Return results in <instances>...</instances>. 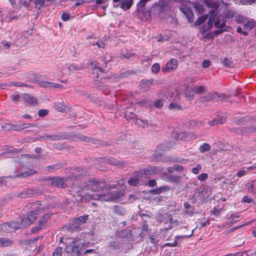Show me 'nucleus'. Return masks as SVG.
I'll use <instances>...</instances> for the list:
<instances>
[{"mask_svg":"<svg viewBox=\"0 0 256 256\" xmlns=\"http://www.w3.org/2000/svg\"><path fill=\"white\" fill-rule=\"evenodd\" d=\"M256 0H240V2L243 5H250L255 3Z\"/></svg>","mask_w":256,"mask_h":256,"instance_id":"3c124183","label":"nucleus"},{"mask_svg":"<svg viewBox=\"0 0 256 256\" xmlns=\"http://www.w3.org/2000/svg\"><path fill=\"white\" fill-rule=\"evenodd\" d=\"M242 202L245 203H252L254 202L253 199L252 198L248 197L246 196H244L242 198Z\"/></svg>","mask_w":256,"mask_h":256,"instance_id":"6e6d98bb","label":"nucleus"},{"mask_svg":"<svg viewBox=\"0 0 256 256\" xmlns=\"http://www.w3.org/2000/svg\"><path fill=\"white\" fill-rule=\"evenodd\" d=\"M142 178V175L138 173V174L131 176L128 180V184L132 186H137Z\"/></svg>","mask_w":256,"mask_h":256,"instance_id":"dca6fc26","label":"nucleus"},{"mask_svg":"<svg viewBox=\"0 0 256 256\" xmlns=\"http://www.w3.org/2000/svg\"><path fill=\"white\" fill-rule=\"evenodd\" d=\"M205 87L204 86H196L194 88V91L196 93L198 94H202L204 92Z\"/></svg>","mask_w":256,"mask_h":256,"instance_id":"de8ad7c7","label":"nucleus"},{"mask_svg":"<svg viewBox=\"0 0 256 256\" xmlns=\"http://www.w3.org/2000/svg\"><path fill=\"white\" fill-rule=\"evenodd\" d=\"M65 132H62L60 134H52L50 135V140H58L65 138Z\"/></svg>","mask_w":256,"mask_h":256,"instance_id":"473e14b6","label":"nucleus"},{"mask_svg":"<svg viewBox=\"0 0 256 256\" xmlns=\"http://www.w3.org/2000/svg\"><path fill=\"white\" fill-rule=\"evenodd\" d=\"M43 226H42L41 224H40V223H38V224L32 228L31 232H32L34 233L36 232H37L38 231L40 230L43 228Z\"/></svg>","mask_w":256,"mask_h":256,"instance_id":"603ef678","label":"nucleus"},{"mask_svg":"<svg viewBox=\"0 0 256 256\" xmlns=\"http://www.w3.org/2000/svg\"><path fill=\"white\" fill-rule=\"evenodd\" d=\"M42 212V210L40 206H38L33 210L28 212L26 214V217L24 220V224L26 226H30L36 220L38 214Z\"/></svg>","mask_w":256,"mask_h":256,"instance_id":"7ed1b4c3","label":"nucleus"},{"mask_svg":"<svg viewBox=\"0 0 256 256\" xmlns=\"http://www.w3.org/2000/svg\"><path fill=\"white\" fill-rule=\"evenodd\" d=\"M90 66L92 70V74H93V78L96 80L98 81L99 80L102 79V78L99 77L98 72H100L101 73L106 72V71L104 69L98 66L96 62H92Z\"/></svg>","mask_w":256,"mask_h":256,"instance_id":"1a4fd4ad","label":"nucleus"},{"mask_svg":"<svg viewBox=\"0 0 256 256\" xmlns=\"http://www.w3.org/2000/svg\"><path fill=\"white\" fill-rule=\"evenodd\" d=\"M62 248L58 246L54 250L52 256H62Z\"/></svg>","mask_w":256,"mask_h":256,"instance_id":"ea45409f","label":"nucleus"},{"mask_svg":"<svg viewBox=\"0 0 256 256\" xmlns=\"http://www.w3.org/2000/svg\"><path fill=\"white\" fill-rule=\"evenodd\" d=\"M216 98H218L221 101H224L226 100V96L224 94H219L218 92V94L216 95Z\"/></svg>","mask_w":256,"mask_h":256,"instance_id":"338daca9","label":"nucleus"},{"mask_svg":"<svg viewBox=\"0 0 256 256\" xmlns=\"http://www.w3.org/2000/svg\"><path fill=\"white\" fill-rule=\"evenodd\" d=\"M13 244V241L9 238L2 237L0 238V246L8 247L11 246Z\"/></svg>","mask_w":256,"mask_h":256,"instance_id":"aec40b11","label":"nucleus"},{"mask_svg":"<svg viewBox=\"0 0 256 256\" xmlns=\"http://www.w3.org/2000/svg\"><path fill=\"white\" fill-rule=\"evenodd\" d=\"M208 178V174L206 173H202L198 176V180L200 181H204Z\"/></svg>","mask_w":256,"mask_h":256,"instance_id":"13d9d810","label":"nucleus"},{"mask_svg":"<svg viewBox=\"0 0 256 256\" xmlns=\"http://www.w3.org/2000/svg\"><path fill=\"white\" fill-rule=\"evenodd\" d=\"M148 185L150 187H154L156 185V182L154 179H150L148 181Z\"/></svg>","mask_w":256,"mask_h":256,"instance_id":"69168bd1","label":"nucleus"},{"mask_svg":"<svg viewBox=\"0 0 256 256\" xmlns=\"http://www.w3.org/2000/svg\"><path fill=\"white\" fill-rule=\"evenodd\" d=\"M26 124L24 122H21V124H12V130L14 131H20L24 128H30V127H33L34 126L33 124H27L26 126Z\"/></svg>","mask_w":256,"mask_h":256,"instance_id":"f3484780","label":"nucleus"},{"mask_svg":"<svg viewBox=\"0 0 256 256\" xmlns=\"http://www.w3.org/2000/svg\"><path fill=\"white\" fill-rule=\"evenodd\" d=\"M114 7H120L126 10H129L133 4V0H112Z\"/></svg>","mask_w":256,"mask_h":256,"instance_id":"0eeeda50","label":"nucleus"},{"mask_svg":"<svg viewBox=\"0 0 256 256\" xmlns=\"http://www.w3.org/2000/svg\"><path fill=\"white\" fill-rule=\"evenodd\" d=\"M39 84L43 88H51L52 86V83L48 81H42Z\"/></svg>","mask_w":256,"mask_h":256,"instance_id":"09e8293b","label":"nucleus"},{"mask_svg":"<svg viewBox=\"0 0 256 256\" xmlns=\"http://www.w3.org/2000/svg\"><path fill=\"white\" fill-rule=\"evenodd\" d=\"M204 2L207 7L215 10L218 8L220 6L218 2L214 0H204Z\"/></svg>","mask_w":256,"mask_h":256,"instance_id":"412c9836","label":"nucleus"},{"mask_svg":"<svg viewBox=\"0 0 256 256\" xmlns=\"http://www.w3.org/2000/svg\"><path fill=\"white\" fill-rule=\"evenodd\" d=\"M184 12L186 14V16L188 20L190 22H194V14L190 10L189 8H187L186 11H184Z\"/></svg>","mask_w":256,"mask_h":256,"instance_id":"2f4dec72","label":"nucleus"},{"mask_svg":"<svg viewBox=\"0 0 256 256\" xmlns=\"http://www.w3.org/2000/svg\"><path fill=\"white\" fill-rule=\"evenodd\" d=\"M62 167V164H56L51 166H46L47 170L50 172H54L56 170L61 168Z\"/></svg>","mask_w":256,"mask_h":256,"instance_id":"bb28decb","label":"nucleus"},{"mask_svg":"<svg viewBox=\"0 0 256 256\" xmlns=\"http://www.w3.org/2000/svg\"><path fill=\"white\" fill-rule=\"evenodd\" d=\"M178 62L176 58L170 60L162 68V71L164 73H168L174 71L178 67Z\"/></svg>","mask_w":256,"mask_h":256,"instance_id":"39448f33","label":"nucleus"},{"mask_svg":"<svg viewBox=\"0 0 256 256\" xmlns=\"http://www.w3.org/2000/svg\"><path fill=\"white\" fill-rule=\"evenodd\" d=\"M254 26V24L253 22H248L245 24L244 26V28L245 30H250Z\"/></svg>","mask_w":256,"mask_h":256,"instance_id":"49530a36","label":"nucleus"},{"mask_svg":"<svg viewBox=\"0 0 256 256\" xmlns=\"http://www.w3.org/2000/svg\"><path fill=\"white\" fill-rule=\"evenodd\" d=\"M246 132H256V126H253L247 128Z\"/></svg>","mask_w":256,"mask_h":256,"instance_id":"774afa93","label":"nucleus"},{"mask_svg":"<svg viewBox=\"0 0 256 256\" xmlns=\"http://www.w3.org/2000/svg\"><path fill=\"white\" fill-rule=\"evenodd\" d=\"M222 64L226 67L230 68L232 67L233 62L231 60L227 58H224L222 60Z\"/></svg>","mask_w":256,"mask_h":256,"instance_id":"4c0bfd02","label":"nucleus"},{"mask_svg":"<svg viewBox=\"0 0 256 256\" xmlns=\"http://www.w3.org/2000/svg\"><path fill=\"white\" fill-rule=\"evenodd\" d=\"M16 223L14 222H6L0 224V230L2 232L9 233L16 230Z\"/></svg>","mask_w":256,"mask_h":256,"instance_id":"9b49d317","label":"nucleus"},{"mask_svg":"<svg viewBox=\"0 0 256 256\" xmlns=\"http://www.w3.org/2000/svg\"><path fill=\"white\" fill-rule=\"evenodd\" d=\"M163 168L158 166H148L138 172L142 176L144 174L152 175L154 174H157L159 172H162Z\"/></svg>","mask_w":256,"mask_h":256,"instance_id":"423d86ee","label":"nucleus"},{"mask_svg":"<svg viewBox=\"0 0 256 256\" xmlns=\"http://www.w3.org/2000/svg\"><path fill=\"white\" fill-rule=\"evenodd\" d=\"M211 62L209 60H204L202 62V66L204 68H208L210 66Z\"/></svg>","mask_w":256,"mask_h":256,"instance_id":"680f3d73","label":"nucleus"},{"mask_svg":"<svg viewBox=\"0 0 256 256\" xmlns=\"http://www.w3.org/2000/svg\"><path fill=\"white\" fill-rule=\"evenodd\" d=\"M36 190L32 189H28L24 191L20 192L17 197L22 198H26L33 196L36 194Z\"/></svg>","mask_w":256,"mask_h":256,"instance_id":"ddd939ff","label":"nucleus"},{"mask_svg":"<svg viewBox=\"0 0 256 256\" xmlns=\"http://www.w3.org/2000/svg\"><path fill=\"white\" fill-rule=\"evenodd\" d=\"M168 109L173 110H182V106L180 104L176 102H171L168 105Z\"/></svg>","mask_w":256,"mask_h":256,"instance_id":"c85d7f7f","label":"nucleus"},{"mask_svg":"<svg viewBox=\"0 0 256 256\" xmlns=\"http://www.w3.org/2000/svg\"><path fill=\"white\" fill-rule=\"evenodd\" d=\"M88 215L85 214L82 216H80V217L76 218H72L71 219V221L76 224V226H78L80 227V226L86 223V222L88 220Z\"/></svg>","mask_w":256,"mask_h":256,"instance_id":"4468645a","label":"nucleus"},{"mask_svg":"<svg viewBox=\"0 0 256 256\" xmlns=\"http://www.w3.org/2000/svg\"><path fill=\"white\" fill-rule=\"evenodd\" d=\"M164 215L158 213L156 215V219L158 222H162L164 221Z\"/></svg>","mask_w":256,"mask_h":256,"instance_id":"4d7b16f0","label":"nucleus"},{"mask_svg":"<svg viewBox=\"0 0 256 256\" xmlns=\"http://www.w3.org/2000/svg\"><path fill=\"white\" fill-rule=\"evenodd\" d=\"M78 138L82 141L90 144H98L100 143V141L96 139L90 137H88L81 134H78Z\"/></svg>","mask_w":256,"mask_h":256,"instance_id":"a211bd4d","label":"nucleus"},{"mask_svg":"<svg viewBox=\"0 0 256 256\" xmlns=\"http://www.w3.org/2000/svg\"><path fill=\"white\" fill-rule=\"evenodd\" d=\"M164 99L156 100L154 103V106L158 109L162 108L164 106Z\"/></svg>","mask_w":256,"mask_h":256,"instance_id":"72a5a7b5","label":"nucleus"},{"mask_svg":"<svg viewBox=\"0 0 256 256\" xmlns=\"http://www.w3.org/2000/svg\"><path fill=\"white\" fill-rule=\"evenodd\" d=\"M85 173L86 170L80 167L72 168L70 170V176L68 178L70 180L78 179L83 176Z\"/></svg>","mask_w":256,"mask_h":256,"instance_id":"6e6552de","label":"nucleus"},{"mask_svg":"<svg viewBox=\"0 0 256 256\" xmlns=\"http://www.w3.org/2000/svg\"><path fill=\"white\" fill-rule=\"evenodd\" d=\"M11 100L13 102H16L20 98V95L18 94H12L10 96Z\"/></svg>","mask_w":256,"mask_h":256,"instance_id":"0e129e2a","label":"nucleus"},{"mask_svg":"<svg viewBox=\"0 0 256 256\" xmlns=\"http://www.w3.org/2000/svg\"><path fill=\"white\" fill-rule=\"evenodd\" d=\"M22 100L30 106H36L37 104L36 100L32 95L24 94L22 95Z\"/></svg>","mask_w":256,"mask_h":256,"instance_id":"f8f14e48","label":"nucleus"},{"mask_svg":"<svg viewBox=\"0 0 256 256\" xmlns=\"http://www.w3.org/2000/svg\"><path fill=\"white\" fill-rule=\"evenodd\" d=\"M178 136L176 137V139L178 140H182L183 138V136H188L192 137V133L188 132H180L179 134H177Z\"/></svg>","mask_w":256,"mask_h":256,"instance_id":"8fccbe9b","label":"nucleus"},{"mask_svg":"<svg viewBox=\"0 0 256 256\" xmlns=\"http://www.w3.org/2000/svg\"><path fill=\"white\" fill-rule=\"evenodd\" d=\"M12 124L10 123H4L2 125V128L4 131L12 130Z\"/></svg>","mask_w":256,"mask_h":256,"instance_id":"c03bdc74","label":"nucleus"},{"mask_svg":"<svg viewBox=\"0 0 256 256\" xmlns=\"http://www.w3.org/2000/svg\"><path fill=\"white\" fill-rule=\"evenodd\" d=\"M170 188L168 186H162L151 190L152 194H158L164 192L168 190Z\"/></svg>","mask_w":256,"mask_h":256,"instance_id":"5701e85b","label":"nucleus"},{"mask_svg":"<svg viewBox=\"0 0 256 256\" xmlns=\"http://www.w3.org/2000/svg\"><path fill=\"white\" fill-rule=\"evenodd\" d=\"M47 184L52 186L64 188L66 187L65 178L58 176L48 177L46 180Z\"/></svg>","mask_w":256,"mask_h":256,"instance_id":"20e7f679","label":"nucleus"},{"mask_svg":"<svg viewBox=\"0 0 256 256\" xmlns=\"http://www.w3.org/2000/svg\"><path fill=\"white\" fill-rule=\"evenodd\" d=\"M60 243H62L65 245L64 251L66 252L74 254L76 256L80 254V249L78 246V238H60Z\"/></svg>","mask_w":256,"mask_h":256,"instance_id":"f03ea898","label":"nucleus"},{"mask_svg":"<svg viewBox=\"0 0 256 256\" xmlns=\"http://www.w3.org/2000/svg\"><path fill=\"white\" fill-rule=\"evenodd\" d=\"M173 169H174V170L178 172H182L184 170V167L182 166L174 164L173 166Z\"/></svg>","mask_w":256,"mask_h":256,"instance_id":"bf43d9fd","label":"nucleus"},{"mask_svg":"<svg viewBox=\"0 0 256 256\" xmlns=\"http://www.w3.org/2000/svg\"><path fill=\"white\" fill-rule=\"evenodd\" d=\"M217 92H212L208 94L204 97V98L206 102H210V100L216 98Z\"/></svg>","mask_w":256,"mask_h":256,"instance_id":"7c9ffc66","label":"nucleus"},{"mask_svg":"<svg viewBox=\"0 0 256 256\" xmlns=\"http://www.w3.org/2000/svg\"><path fill=\"white\" fill-rule=\"evenodd\" d=\"M234 15V12L228 8H225L222 14V16L224 18H233Z\"/></svg>","mask_w":256,"mask_h":256,"instance_id":"393cba45","label":"nucleus"},{"mask_svg":"<svg viewBox=\"0 0 256 256\" xmlns=\"http://www.w3.org/2000/svg\"><path fill=\"white\" fill-rule=\"evenodd\" d=\"M48 114V110H40L38 112V115L40 117H44Z\"/></svg>","mask_w":256,"mask_h":256,"instance_id":"864d4df0","label":"nucleus"},{"mask_svg":"<svg viewBox=\"0 0 256 256\" xmlns=\"http://www.w3.org/2000/svg\"><path fill=\"white\" fill-rule=\"evenodd\" d=\"M52 216V214L50 212L44 214L40 218L38 222L40 223V224H41L42 226H44V224L48 221V220Z\"/></svg>","mask_w":256,"mask_h":256,"instance_id":"a878e982","label":"nucleus"},{"mask_svg":"<svg viewBox=\"0 0 256 256\" xmlns=\"http://www.w3.org/2000/svg\"><path fill=\"white\" fill-rule=\"evenodd\" d=\"M106 186V184L104 180H99L95 179H90L88 180L84 187L85 189L90 190L92 192H98V193L94 194H86L84 195L85 198L88 200H98L102 194L100 192Z\"/></svg>","mask_w":256,"mask_h":256,"instance_id":"f257e3e1","label":"nucleus"},{"mask_svg":"<svg viewBox=\"0 0 256 256\" xmlns=\"http://www.w3.org/2000/svg\"><path fill=\"white\" fill-rule=\"evenodd\" d=\"M184 208L186 210V214L189 215H192L194 214V209L192 208L191 204L188 202H186L184 204Z\"/></svg>","mask_w":256,"mask_h":256,"instance_id":"c756f323","label":"nucleus"},{"mask_svg":"<svg viewBox=\"0 0 256 256\" xmlns=\"http://www.w3.org/2000/svg\"><path fill=\"white\" fill-rule=\"evenodd\" d=\"M152 9L156 10L158 12L161 13L169 10L170 7L167 2L162 0L156 2L154 6L152 8Z\"/></svg>","mask_w":256,"mask_h":256,"instance_id":"9d476101","label":"nucleus"},{"mask_svg":"<svg viewBox=\"0 0 256 256\" xmlns=\"http://www.w3.org/2000/svg\"><path fill=\"white\" fill-rule=\"evenodd\" d=\"M54 106L58 111L62 112H66L68 110V108L64 104L62 100L54 102Z\"/></svg>","mask_w":256,"mask_h":256,"instance_id":"2eb2a0df","label":"nucleus"},{"mask_svg":"<svg viewBox=\"0 0 256 256\" xmlns=\"http://www.w3.org/2000/svg\"><path fill=\"white\" fill-rule=\"evenodd\" d=\"M217 14L214 10H212L209 12V18L208 20V29H210L212 26L213 24L215 22L216 17Z\"/></svg>","mask_w":256,"mask_h":256,"instance_id":"6ab92c4d","label":"nucleus"},{"mask_svg":"<svg viewBox=\"0 0 256 256\" xmlns=\"http://www.w3.org/2000/svg\"><path fill=\"white\" fill-rule=\"evenodd\" d=\"M224 211L222 208H216V207L211 211V212L216 216L219 217L222 214V212Z\"/></svg>","mask_w":256,"mask_h":256,"instance_id":"58836bf2","label":"nucleus"},{"mask_svg":"<svg viewBox=\"0 0 256 256\" xmlns=\"http://www.w3.org/2000/svg\"><path fill=\"white\" fill-rule=\"evenodd\" d=\"M80 227L78 226L74 225L73 224H70L66 226V230L70 232L78 231Z\"/></svg>","mask_w":256,"mask_h":256,"instance_id":"e433bc0d","label":"nucleus"},{"mask_svg":"<svg viewBox=\"0 0 256 256\" xmlns=\"http://www.w3.org/2000/svg\"><path fill=\"white\" fill-rule=\"evenodd\" d=\"M214 26L216 28H223L226 26V20H216L214 22Z\"/></svg>","mask_w":256,"mask_h":256,"instance_id":"f704fd0d","label":"nucleus"},{"mask_svg":"<svg viewBox=\"0 0 256 256\" xmlns=\"http://www.w3.org/2000/svg\"><path fill=\"white\" fill-rule=\"evenodd\" d=\"M235 20L238 23H242L244 20V17L238 14L235 16Z\"/></svg>","mask_w":256,"mask_h":256,"instance_id":"052dcab7","label":"nucleus"},{"mask_svg":"<svg viewBox=\"0 0 256 256\" xmlns=\"http://www.w3.org/2000/svg\"><path fill=\"white\" fill-rule=\"evenodd\" d=\"M211 148L210 146L208 143H204L202 145L200 146L199 148L200 151L204 153L206 152L209 151Z\"/></svg>","mask_w":256,"mask_h":256,"instance_id":"c9c22d12","label":"nucleus"},{"mask_svg":"<svg viewBox=\"0 0 256 256\" xmlns=\"http://www.w3.org/2000/svg\"><path fill=\"white\" fill-rule=\"evenodd\" d=\"M246 188H247L248 192L253 195L256 194V188L254 186V181L248 182L246 185Z\"/></svg>","mask_w":256,"mask_h":256,"instance_id":"b1692460","label":"nucleus"},{"mask_svg":"<svg viewBox=\"0 0 256 256\" xmlns=\"http://www.w3.org/2000/svg\"><path fill=\"white\" fill-rule=\"evenodd\" d=\"M248 174V170L246 168H241L236 173V176L240 178Z\"/></svg>","mask_w":256,"mask_h":256,"instance_id":"79ce46f5","label":"nucleus"},{"mask_svg":"<svg viewBox=\"0 0 256 256\" xmlns=\"http://www.w3.org/2000/svg\"><path fill=\"white\" fill-rule=\"evenodd\" d=\"M108 164L116 166H122L124 164V162L117 160L116 159L113 158H111L108 160Z\"/></svg>","mask_w":256,"mask_h":256,"instance_id":"cd10ccee","label":"nucleus"},{"mask_svg":"<svg viewBox=\"0 0 256 256\" xmlns=\"http://www.w3.org/2000/svg\"><path fill=\"white\" fill-rule=\"evenodd\" d=\"M36 172L32 169H28L22 172H20L18 174H16L15 177L16 178H22V177H26L28 176L32 175Z\"/></svg>","mask_w":256,"mask_h":256,"instance_id":"4be33fe9","label":"nucleus"},{"mask_svg":"<svg viewBox=\"0 0 256 256\" xmlns=\"http://www.w3.org/2000/svg\"><path fill=\"white\" fill-rule=\"evenodd\" d=\"M160 64L158 63H155L152 66L151 70L153 73L157 74L160 72Z\"/></svg>","mask_w":256,"mask_h":256,"instance_id":"a19ab883","label":"nucleus"},{"mask_svg":"<svg viewBox=\"0 0 256 256\" xmlns=\"http://www.w3.org/2000/svg\"><path fill=\"white\" fill-rule=\"evenodd\" d=\"M207 19V16H202L199 17L195 22V24L199 26L204 22Z\"/></svg>","mask_w":256,"mask_h":256,"instance_id":"37998d69","label":"nucleus"},{"mask_svg":"<svg viewBox=\"0 0 256 256\" xmlns=\"http://www.w3.org/2000/svg\"><path fill=\"white\" fill-rule=\"evenodd\" d=\"M202 168V166L200 164H197L196 167L193 168L192 169V172L194 174H198L199 170Z\"/></svg>","mask_w":256,"mask_h":256,"instance_id":"e2e57ef3","label":"nucleus"},{"mask_svg":"<svg viewBox=\"0 0 256 256\" xmlns=\"http://www.w3.org/2000/svg\"><path fill=\"white\" fill-rule=\"evenodd\" d=\"M70 14L69 13L63 12L61 15V18L64 21H67L70 20Z\"/></svg>","mask_w":256,"mask_h":256,"instance_id":"5fc2aeb1","label":"nucleus"},{"mask_svg":"<svg viewBox=\"0 0 256 256\" xmlns=\"http://www.w3.org/2000/svg\"><path fill=\"white\" fill-rule=\"evenodd\" d=\"M135 55L136 54L134 53L126 52V54H122L121 58H122L130 60L133 58Z\"/></svg>","mask_w":256,"mask_h":256,"instance_id":"a18cd8bd","label":"nucleus"}]
</instances>
